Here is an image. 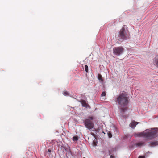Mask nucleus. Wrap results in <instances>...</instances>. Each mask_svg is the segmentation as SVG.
<instances>
[{
  "instance_id": "1",
  "label": "nucleus",
  "mask_w": 158,
  "mask_h": 158,
  "mask_svg": "<svg viewBox=\"0 0 158 158\" xmlns=\"http://www.w3.org/2000/svg\"><path fill=\"white\" fill-rule=\"evenodd\" d=\"M128 101L129 98L124 93L120 94L116 98V102L119 105L120 114L122 116H124V114L128 109L127 106Z\"/></svg>"
},
{
  "instance_id": "2",
  "label": "nucleus",
  "mask_w": 158,
  "mask_h": 158,
  "mask_svg": "<svg viewBox=\"0 0 158 158\" xmlns=\"http://www.w3.org/2000/svg\"><path fill=\"white\" fill-rule=\"evenodd\" d=\"M158 128H155L151 129H147L143 132L134 134L135 137H143L147 140H150L156 136Z\"/></svg>"
},
{
  "instance_id": "3",
  "label": "nucleus",
  "mask_w": 158,
  "mask_h": 158,
  "mask_svg": "<svg viewBox=\"0 0 158 158\" xmlns=\"http://www.w3.org/2000/svg\"><path fill=\"white\" fill-rule=\"evenodd\" d=\"M127 26H123L119 31L118 40L122 41L128 39L129 38L130 34L129 31L127 29Z\"/></svg>"
},
{
  "instance_id": "4",
  "label": "nucleus",
  "mask_w": 158,
  "mask_h": 158,
  "mask_svg": "<svg viewBox=\"0 0 158 158\" xmlns=\"http://www.w3.org/2000/svg\"><path fill=\"white\" fill-rule=\"evenodd\" d=\"M94 117L93 116L89 117L88 118L85 120L84 122V124L85 127L89 129L90 131H93L92 129L94 128V124L91 120H93Z\"/></svg>"
},
{
  "instance_id": "5",
  "label": "nucleus",
  "mask_w": 158,
  "mask_h": 158,
  "mask_svg": "<svg viewBox=\"0 0 158 158\" xmlns=\"http://www.w3.org/2000/svg\"><path fill=\"white\" fill-rule=\"evenodd\" d=\"M82 104V106L83 107L86 108H90V106L86 102L83 100H81L79 101Z\"/></svg>"
},
{
  "instance_id": "6",
  "label": "nucleus",
  "mask_w": 158,
  "mask_h": 158,
  "mask_svg": "<svg viewBox=\"0 0 158 158\" xmlns=\"http://www.w3.org/2000/svg\"><path fill=\"white\" fill-rule=\"evenodd\" d=\"M123 50H113V52L115 55L119 56L123 52Z\"/></svg>"
},
{
  "instance_id": "7",
  "label": "nucleus",
  "mask_w": 158,
  "mask_h": 158,
  "mask_svg": "<svg viewBox=\"0 0 158 158\" xmlns=\"http://www.w3.org/2000/svg\"><path fill=\"white\" fill-rule=\"evenodd\" d=\"M153 63L158 68V55L156 56L154 58Z\"/></svg>"
},
{
  "instance_id": "8",
  "label": "nucleus",
  "mask_w": 158,
  "mask_h": 158,
  "mask_svg": "<svg viewBox=\"0 0 158 158\" xmlns=\"http://www.w3.org/2000/svg\"><path fill=\"white\" fill-rule=\"evenodd\" d=\"M137 124L138 123L137 122L133 121L130 124V127L131 128H134Z\"/></svg>"
},
{
  "instance_id": "9",
  "label": "nucleus",
  "mask_w": 158,
  "mask_h": 158,
  "mask_svg": "<svg viewBox=\"0 0 158 158\" xmlns=\"http://www.w3.org/2000/svg\"><path fill=\"white\" fill-rule=\"evenodd\" d=\"M98 80L100 81L101 83H103V81L102 78V77L101 75L99 74L98 75Z\"/></svg>"
},
{
  "instance_id": "10",
  "label": "nucleus",
  "mask_w": 158,
  "mask_h": 158,
  "mask_svg": "<svg viewBox=\"0 0 158 158\" xmlns=\"http://www.w3.org/2000/svg\"><path fill=\"white\" fill-rule=\"evenodd\" d=\"M78 137L77 136H73V140L74 141H77L78 140Z\"/></svg>"
},
{
  "instance_id": "11",
  "label": "nucleus",
  "mask_w": 158,
  "mask_h": 158,
  "mask_svg": "<svg viewBox=\"0 0 158 158\" xmlns=\"http://www.w3.org/2000/svg\"><path fill=\"white\" fill-rule=\"evenodd\" d=\"M132 136L129 134H126L125 136L124 139L128 138L129 139H131Z\"/></svg>"
},
{
  "instance_id": "12",
  "label": "nucleus",
  "mask_w": 158,
  "mask_h": 158,
  "mask_svg": "<svg viewBox=\"0 0 158 158\" xmlns=\"http://www.w3.org/2000/svg\"><path fill=\"white\" fill-rule=\"evenodd\" d=\"M63 94L65 96H69V94L66 91H64L63 92Z\"/></svg>"
},
{
  "instance_id": "13",
  "label": "nucleus",
  "mask_w": 158,
  "mask_h": 158,
  "mask_svg": "<svg viewBox=\"0 0 158 158\" xmlns=\"http://www.w3.org/2000/svg\"><path fill=\"white\" fill-rule=\"evenodd\" d=\"M144 144V143L140 142V143H137L136 145L137 146H141L143 145Z\"/></svg>"
},
{
  "instance_id": "14",
  "label": "nucleus",
  "mask_w": 158,
  "mask_h": 158,
  "mask_svg": "<svg viewBox=\"0 0 158 158\" xmlns=\"http://www.w3.org/2000/svg\"><path fill=\"white\" fill-rule=\"evenodd\" d=\"M107 134L109 138H111L112 137V135L110 132H109L107 133Z\"/></svg>"
},
{
  "instance_id": "15",
  "label": "nucleus",
  "mask_w": 158,
  "mask_h": 158,
  "mask_svg": "<svg viewBox=\"0 0 158 158\" xmlns=\"http://www.w3.org/2000/svg\"><path fill=\"white\" fill-rule=\"evenodd\" d=\"M85 71L86 72H88V67L87 65H85Z\"/></svg>"
},
{
  "instance_id": "16",
  "label": "nucleus",
  "mask_w": 158,
  "mask_h": 158,
  "mask_svg": "<svg viewBox=\"0 0 158 158\" xmlns=\"http://www.w3.org/2000/svg\"><path fill=\"white\" fill-rule=\"evenodd\" d=\"M113 49H123V48L121 47H118L116 48H114Z\"/></svg>"
},
{
  "instance_id": "17",
  "label": "nucleus",
  "mask_w": 158,
  "mask_h": 158,
  "mask_svg": "<svg viewBox=\"0 0 158 158\" xmlns=\"http://www.w3.org/2000/svg\"><path fill=\"white\" fill-rule=\"evenodd\" d=\"M106 95V93L105 92H102V94H101V96H105Z\"/></svg>"
},
{
  "instance_id": "18",
  "label": "nucleus",
  "mask_w": 158,
  "mask_h": 158,
  "mask_svg": "<svg viewBox=\"0 0 158 158\" xmlns=\"http://www.w3.org/2000/svg\"><path fill=\"white\" fill-rule=\"evenodd\" d=\"M91 134L93 135L94 137H95V134L94 133H93L92 132H91L90 133Z\"/></svg>"
},
{
  "instance_id": "19",
  "label": "nucleus",
  "mask_w": 158,
  "mask_h": 158,
  "mask_svg": "<svg viewBox=\"0 0 158 158\" xmlns=\"http://www.w3.org/2000/svg\"><path fill=\"white\" fill-rule=\"evenodd\" d=\"M139 158H145L144 156H139Z\"/></svg>"
},
{
  "instance_id": "20",
  "label": "nucleus",
  "mask_w": 158,
  "mask_h": 158,
  "mask_svg": "<svg viewBox=\"0 0 158 158\" xmlns=\"http://www.w3.org/2000/svg\"><path fill=\"white\" fill-rule=\"evenodd\" d=\"M110 158H114V156L113 155H111L110 156Z\"/></svg>"
},
{
  "instance_id": "21",
  "label": "nucleus",
  "mask_w": 158,
  "mask_h": 158,
  "mask_svg": "<svg viewBox=\"0 0 158 158\" xmlns=\"http://www.w3.org/2000/svg\"><path fill=\"white\" fill-rule=\"evenodd\" d=\"M157 142H154V143H153L154 144H157Z\"/></svg>"
},
{
  "instance_id": "22",
  "label": "nucleus",
  "mask_w": 158,
  "mask_h": 158,
  "mask_svg": "<svg viewBox=\"0 0 158 158\" xmlns=\"http://www.w3.org/2000/svg\"><path fill=\"white\" fill-rule=\"evenodd\" d=\"M48 151L49 152H51V150H50L49 149V150H48Z\"/></svg>"
}]
</instances>
